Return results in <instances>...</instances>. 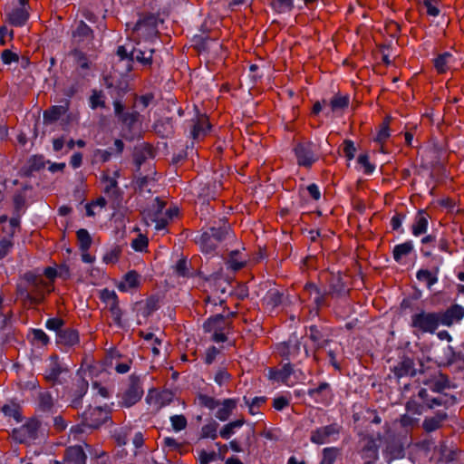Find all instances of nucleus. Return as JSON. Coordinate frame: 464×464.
Returning <instances> with one entry per match:
<instances>
[{"mask_svg": "<svg viewBox=\"0 0 464 464\" xmlns=\"http://www.w3.org/2000/svg\"><path fill=\"white\" fill-rule=\"evenodd\" d=\"M392 372L397 378L405 376L414 377L418 370L415 368L413 359L408 356H402L398 363L393 367Z\"/></svg>", "mask_w": 464, "mask_h": 464, "instance_id": "dca6fc26", "label": "nucleus"}, {"mask_svg": "<svg viewBox=\"0 0 464 464\" xmlns=\"http://www.w3.org/2000/svg\"><path fill=\"white\" fill-rule=\"evenodd\" d=\"M14 215L22 216L26 208V195L24 191H17L14 195Z\"/></svg>", "mask_w": 464, "mask_h": 464, "instance_id": "37998d69", "label": "nucleus"}, {"mask_svg": "<svg viewBox=\"0 0 464 464\" xmlns=\"http://www.w3.org/2000/svg\"><path fill=\"white\" fill-rule=\"evenodd\" d=\"M103 98H104V95H103L102 91L93 90L92 93L90 97L91 108L95 110L98 107H102V108L105 107V102L103 101Z\"/></svg>", "mask_w": 464, "mask_h": 464, "instance_id": "e2e57ef3", "label": "nucleus"}, {"mask_svg": "<svg viewBox=\"0 0 464 464\" xmlns=\"http://www.w3.org/2000/svg\"><path fill=\"white\" fill-rule=\"evenodd\" d=\"M238 250L231 251V253L229 254V258L227 261L228 267L231 268L233 271H238L242 269L246 265V261L238 260Z\"/></svg>", "mask_w": 464, "mask_h": 464, "instance_id": "13d9d810", "label": "nucleus"}, {"mask_svg": "<svg viewBox=\"0 0 464 464\" xmlns=\"http://www.w3.org/2000/svg\"><path fill=\"white\" fill-rule=\"evenodd\" d=\"M438 267L435 268L434 272L429 271L427 269H420L416 274V277L420 282H425L427 287L430 288L434 284L438 282Z\"/></svg>", "mask_w": 464, "mask_h": 464, "instance_id": "4c0bfd02", "label": "nucleus"}, {"mask_svg": "<svg viewBox=\"0 0 464 464\" xmlns=\"http://www.w3.org/2000/svg\"><path fill=\"white\" fill-rule=\"evenodd\" d=\"M218 427V423H217L216 421H212V422H210L208 424L204 425L202 427V429H201L200 438L201 439L210 438L212 440L217 439V437H218V433H217Z\"/></svg>", "mask_w": 464, "mask_h": 464, "instance_id": "5fc2aeb1", "label": "nucleus"}, {"mask_svg": "<svg viewBox=\"0 0 464 464\" xmlns=\"http://www.w3.org/2000/svg\"><path fill=\"white\" fill-rule=\"evenodd\" d=\"M245 423L244 419L237 420L226 424L220 430L221 438L227 440L235 433L237 428H240Z\"/></svg>", "mask_w": 464, "mask_h": 464, "instance_id": "09e8293b", "label": "nucleus"}, {"mask_svg": "<svg viewBox=\"0 0 464 464\" xmlns=\"http://www.w3.org/2000/svg\"><path fill=\"white\" fill-rule=\"evenodd\" d=\"M383 454L386 461L391 462L395 459L403 457L404 450L401 444L396 441H392L387 443Z\"/></svg>", "mask_w": 464, "mask_h": 464, "instance_id": "72a5a7b5", "label": "nucleus"}, {"mask_svg": "<svg viewBox=\"0 0 464 464\" xmlns=\"http://www.w3.org/2000/svg\"><path fill=\"white\" fill-rule=\"evenodd\" d=\"M153 53L154 49L152 48L141 49L140 47H133L130 51V63L136 61L145 67H150L152 64Z\"/></svg>", "mask_w": 464, "mask_h": 464, "instance_id": "6ab92c4d", "label": "nucleus"}, {"mask_svg": "<svg viewBox=\"0 0 464 464\" xmlns=\"http://www.w3.org/2000/svg\"><path fill=\"white\" fill-rule=\"evenodd\" d=\"M69 101L65 102L64 105H53L44 111V122L50 124L55 122L60 117L65 114L69 110Z\"/></svg>", "mask_w": 464, "mask_h": 464, "instance_id": "393cba45", "label": "nucleus"}, {"mask_svg": "<svg viewBox=\"0 0 464 464\" xmlns=\"http://www.w3.org/2000/svg\"><path fill=\"white\" fill-rule=\"evenodd\" d=\"M307 394L316 401L325 402L331 397L330 384L325 382H321L317 387L309 389Z\"/></svg>", "mask_w": 464, "mask_h": 464, "instance_id": "cd10ccee", "label": "nucleus"}, {"mask_svg": "<svg viewBox=\"0 0 464 464\" xmlns=\"http://www.w3.org/2000/svg\"><path fill=\"white\" fill-rule=\"evenodd\" d=\"M46 163H49V161H45L43 155H33L20 169V175L26 178L32 177L34 172L43 169Z\"/></svg>", "mask_w": 464, "mask_h": 464, "instance_id": "f3484780", "label": "nucleus"}, {"mask_svg": "<svg viewBox=\"0 0 464 464\" xmlns=\"http://www.w3.org/2000/svg\"><path fill=\"white\" fill-rule=\"evenodd\" d=\"M155 201L157 203V212L154 218H151V221L156 223V230H162L166 228L169 220L166 217L159 216V214L162 211L163 208L165 207V203L163 201H160L158 198L155 199Z\"/></svg>", "mask_w": 464, "mask_h": 464, "instance_id": "79ce46f5", "label": "nucleus"}, {"mask_svg": "<svg viewBox=\"0 0 464 464\" xmlns=\"http://www.w3.org/2000/svg\"><path fill=\"white\" fill-rule=\"evenodd\" d=\"M209 128L210 124L208 117L206 115H200L197 118L196 121L193 122L190 135L194 140L201 139L207 135Z\"/></svg>", "mask_w": 464, "mask_h": 464, "instance_id": "a878e982", "label": "nucleus"}, {"mask_svg": "<svg viewBox=\"0 0 464 464\" xmlns=\"http://www.w3.org/2000/svg\"><path fill=\"white\" fill-rule=\"evenodd\" d=\"M198 401L200 406L206 407L209 410H214L219 405V401L218 400L206 394H198Z\"/></svg>", "mask_w": 464, "mask_h": 464, "instance_id": "052dcab7", "label": "nucleus"}, {"mask_svg": "<svg viewBox=\"0 0 464 464\" xmlns=\"http://www.w3.org/2000/svg\"><path fill=\"white\" fill-rule=\"evenodd\" d=\"M80 342L79 333L72 328H63L56 336V343L59 345L72 347Z\"/></svg>", "mask_w": 464, "mask_h": 464, "instance_id": "412c9836", "label": "nucleus"}, {"mask_svg": "<svg viewBox=\"0 0 464 464\" xmlns=\"http://www.w3.org/2000/svg\"><path fill=\"white\" fill-rule=\"evenodd\" d=\"M28 19L29 13L25 7L15 8L7 14L8 22L16 27L24 25Z\"/></svg>", "mask_w": 464, "mask_h": 464, "instance_id": "c756f323", "label": "nucleus"}, {"mask_svg": "<svg viewBox=\"0 0 464 464\" xmlns=\"http://www.w3.org/2000/svg\"><path fill=\"white\" fill-rule=\"evenodd\" d=\"M349 96L335 95L330 101V107L333 112L343 111L349 105Z\"/></svg>", "mask_w": 464, "mask_h": 464, "instance_id": "de8ad7c7", "label": "nucleus"}, {"mask_svg": "<svg viewBox=\"0 0 464 464\" xmlns=\"http://www.w3.org/2000/svg\"><path fill=\"white\" fill-rule=\"evenodd\" d=\"M303 294L313 303L316 312L324 307L331 306V297L326 288L322 289L314 283H306L304 286Z\"/></svg>", "mask_w": 464, "mask_h": 464, "instance_id": "423d86ee", "label": "nucleus"}, {"mask_svg": "<svg viewBox=\"0 0 464 464\" xmlns=\"http://www.w3.org/2000/svg\"><path fill=\"white\" fill-rule=\"evenodd\" d=\"M140 285V275L135 271H129L124 275L122 280L118 284L120 291L127 292L130 289L136 288Z\"/></svg>", "mask_w": 464, "mask_h": 464, "instance_id": "2f4dec72", "label": "nucleus"}, {"mask_svg": "<svg viewBox=\"0 0 464 464\" xmlns=\"http://www.w3.org/2000/svg\"><path fill=\"white\" fill-rule=\"evenodd\" d=\"M413 250V245L411 241L394 246L392 254L395 261L400 262L402 256H408Z\"/></svg>", "mask_w": 464, "mask_h": 464, "instance_id": "49530a36", "label": "nucleus"}, {"mask_svg": "<svg viewBox=\"0 0 464 464\" xmlns=\"http://www.w3.org/2000/svg\"><path fill=\"white\" fill-rule=\"evenodd\" d=\"M42 429V423L37 419H30L24 425L14 429L12 437L20 443H27L36 440Z\"/></svg>", "mask_w": 464, "mask_h": 464, "instance_id": "39448f33", "label": "nucleus"}, {"mask_svg": "<svg viewBox=\"0 0 464 464\" xmlns=\"http://www.w3.org/2000/svg\"><path fill=\"white\" fill-rule=\"evenodd\" d=\"M153 129L157 134L162 137H168L172 133L171 119L167 118L155 121Z\"/></svg>", "mask_w": 464, "mask_h": 464, "instance_id": "a18cd8bd", "label": "nucleus"}, {"mask_svg": "<svg viewBox=\"0 0 464 464\" xmlns=\"http://www.w3.org/2000/svg\"><path fill=\"white\" fill-rule=\"evenodd\" d=\"M301 341L296 334H292L286 342L277 345V352L285 361L295 360L300 354Z\"/></svg>", "mask_w": 464, "mask_h": 464, "instance_id": "f8f14e48", "label": "nucleus"}, {"mask_svg": "<svg viewBox=\"0 0 464 464\" xmlns=\"http://www.w3.org/2000/svg\"><path fill=\"white\" fill-rule=\"evenodd\" d=\"M2 411L5 416L13 417L16 421H21L22 420L20 407L18 404H5L2 408Z\"/></svg>", "mask_w": 464, "mask_h": 464, "instance_id": "6e6d98bb", "label": "nucleus"}, {"mask_svg": "<svg viewBox=\"0 0 464 464\" xmlns=\"http://www.w3.org/2000/svg\"><path fill=\"white\" fill-rule=\"evenodd\" d=\"M444 397L445 399L442 397L431 398L430 402L428 403V408L433 409L435 406H447L449 403V400L451 401L450 404H453L456 401V398L453 395L448 398V395L444 394Z\"/></svg>", "mask_w": 464, "mask_h": 464, "instance_id": "69168bd1", "label": "nucleus"}, {"mask_svg": "<svg viewBox=\"0 0 464 464\" xmlns=\"http://www.w3.org/2000/svg\"><path fill=\"white\" fill-rule=\"evenodd\" d=\"M16 295L17 298H19L24 303V304L34 305L33 303V295L30 293L29 286L25 281L17 285Z\"/></svg>", "mask_w": 464, "mask_h": 464, "instance_id": "58836bf2", "label": "nucleus"}, {"mask_svg": "<svg viewBox=\"0 0 464 464\" xmlns=\"http://www.w3.org/2000/svg\"><path fill=\"white\" fill-rule=\"evenodd\" d=\"M440 458L446 461L450 462L456 459L458 451L449 448L445 443L440 446Z\"/></svg>", "mask_w": 464, "mask_h": 464, "instance_id": "bf43d9fd", "label": "nucleus"}, {"mask_svg": "<svg viewBox=\"0 0 464 464\" xmlns=\"http://www.w3.org/2000/svg\"><path fill=\"white\" fill-rule=\"evenodd\" d=\"M337 456L335 448H325L323 450V459L321 464H334Z\"/></svg>", "mask_w": 464, "mask_h": 464, "instance_id": "774afa93", "label": "nucleus"}, {"mask_svg": "<svg viewBox=\"0 0 464 464\" xmlns=\"http://www.w3.org/2000/svg\"><path fill=\"white\" fill-rule=\"evenodd\" d=\"M153 156L152 148L149 145H142L135 149L134 151V162L138 169L150 157Z\"/></svg>", "mask_w": 464, "mask_h": 464, "instance_id": "e433bc0d", "label": "nucleus"}, {"mask_svg": "<svg viewBox=\"0 0 464 464\" xmlns=\"http://www.w3.org/2000/svg\"><path fill=\"white\" fill-rule=\"evenodd\" d=\"M236 405L235 400L226 399L222 403V407L217 411L216 417L222 421L227 420L231 415L232 411L236 408Z\"/></svg>", "mask_w": 464, "mask_h": 464, "instance_id": "ea45409f", "label": "nucleus"}, {"mask_svg": "<svg viewBox=\"0 0 464 464\" xmlns=\"http://www.w3.org/2000/svg\"><path fill=\"white\" fill-rule=\"evenodd\" d=\"M293 372V365L290 363V361H287L281 369L270 370V378L281 381L282 382H286Z\"/></svg>", "mask_w": 464, "mask_h": 464, "instance_id": "c9c22d12", "label": "nucleus"}, {"mask_svg": "<svg viewBox=\"0 0 464 464\" xmlns=\"http://www.w3.org/2000/svg\"><path fill=\"white\" fill-rule=\"evenodd\" d=\"M143 395V390L140 386V377L131 374L130 376V385L121 396V405L131 407L138 402Z\"/></svg>", "mask_w": 464, "mask_h": 464, "instance_id": "0eeeda50", "label": "nucleus"}, {"mask_svg": "<svg viewBox=\"0 0 464 464\" xmlns=\"http://www.w3.org/2000/svg\"><path fill=\"white\" fill-rule=\"evenodd\" d=\"M430 216L424 210H419L414 223L412 224L411 230L412 234L416 237L426 233L428 228V219Z\"/></svg>", "mask_w": 464, "mask_h": 464, "instance_id": "7c9ffc66", "label": "nucleus"}, {"mask_svg": "<svg viewBox=\"0 0 464 464\" xmlns=\"http://www.w3.org/2000/svg\"><path fill=\"white\" fill-rule=\"evenodd\" d=\"M438 315L440 324L450 326L455 322H459L464 317V308L459 304H453L446 311L439 312Z\"/></svg>", "mask_w": 464, "mask_h": 464, "instance_id": "2eb2a0df", "label": "nucleus"}, {"mask_svg": "<svg viewBox=\"0 0 464 464\" xmlns=\"http://www.w3.org/2000/svg\"><path fill=\"white\" fill-rule=\"evenodd\" d=\"M340 430L341 427L336 423L320 427L311 432L310 440L318 445L329 443L332 439H336L340 433Z\"/></svg>", "mask_w": 464, "mask_h": 464, "instance_id": "ddd939ff", "label": "nucleus"}, {"mask_svg": "<svg viewBox=\"0 0 464 464\" xmlns=\"http://www.w3.org/2000/svg\"><path fill=\"white\" fill-rule=\"evenodd\" d=\"M92 30L90 26H88L83 21H81L73 33V36L79 37L80 41H83L85 39L92 40Z\"/></svg>", "mask_w": 464, "mask_h": 464, "instance_id": "3c124183", "label": "nucleus"}, {"mask_svg": "<svg viewBox=\"0 0 464 464\" xmlns=\"http://www.w3.org/2000/svg\"><path fill=\"white\" fill-rule=\"evenodd\" d=\"M231 235L230 225L225 219H219L214 221L195 241L203 253L213 254L218 245Z\"/></svg>", "mask_w": 464, "mask_h": 464, "instance_id": "f257e3e1", "label": "nucleus"}, {"mask_svg": "<svg viewBox=\"0 0 464 464\" xmlns=\"http://www.w3.org/2000/svg\"><path fill=\"white\" fill-rule=\"evenodd\" d=\"M172 429L175 431H180L186 429L188 420L184 415H173L170 417Z\"/></svg>", "mask_w": 464, "mask_h": 464, "instance_id": "0e129e2a", "label": "nucleus"}, {"mask_svg": "<svg viewBox=\"0 0 464 464\" xmlns=\"http://www.w3.org/2000/svg\"><path fill=\"white\" fill-rule=\"evenodd\" d=\"M314 148V145L311 141H303L295 145L294 151L298 165L310 168L317 160Z\"/></svg>", "mask_w": 464, "mask_h": 464, "instance_id": "6e6552de", "label": "nucleus"}, {"mask_svg": "<svg viewBox=\"0 0 464 464\" xmlns=\"http://www.w3.org/2000/svg\"><path fill=\"white\" fill-rule=\"evenodd\" d=\"M52 362L45 372V379L48 382H56L60 374L64 371L58 361L57 356H52Z\"/></svg>", "mask_w": 464, "mask_h": 464, "instance_id": "f704fd0d", "label": "nucleus"}, {"mask_svg": "<svg viewBox=\"0 0 464 464\" xmlns=\"http://www.w3.org/2000/svg\"><path fill=\"white\" fill-rule=\"evenodd\" d=\"M76 235H77V239L79 242L80 249L82 252L88 251L92 245V237H91L89 232L84 228H81L77 231Z\"/></svg>", "mask_w": 464, "mask_h": 464, "instance_id": "8fccbe9b", "label": "nucleus"}, {"mask_svg": "<svg viewBox=\"0 0 464 464\" xmlns=\"http://www.w3.org/2000/svg\"><path fill=\"white\" fill-rule=\"evenodd\" d=\"M234 313H230L227 316L223 314H216L208 318L203 324L205 332H220L227 331L230 328L231 322L228 321V316H234Z\"/></svg>", "mask_w": 464, "mask_h": 464, "instance_id": "4468645a", "label": "nucleus"}, {"mask_svg": "<svg viewBox=\"0 0 464 464\" xmlns=\"http://www.w3.org/2000/svg\"><path fill=\"white\" fill-rule=\"evenodd\" d=\"M63 457L66 464H86L87 456L80 445L68 447Z\"/></svg>", "mask_w": 464, "mask_h": 464, "instance_id": "aec40b11", "label": "nucleus"}, {"mask_svg": "<svg viewBox=\"0 0 464 464\" xmlns=\"http://www.w3.org/2000/svg\"><path fill=\"white\" fill-rule=\"evenodd\" d=\"M362 442L361 457L364 460L363 464L375 463L379 459L380 436L377 438L372 436L364 437Z\"/></svg>", "mask_w": 464, "mask_h": 464, "instance_id": "9b49d317", "label": "nucleus"}, {"mask_svg": "<svg viewBox=\"0 0 464 464\" xmlns=\"http://www.w3.org/2000/svg\"><path fill=\"white\" fill-rule=\"evenodd\" d=\"M307 334L309 339L314 343V353L324 348L331 342L324 334L323 329H320L317 325L309 326Z\"/></svg>", "mask_w": 464, "mask_h": 464, "instance_id": "b1692460", "label": "nucleus"}, {"mask_svg": "<svg viewBox=\"0 0 464 464\" xmlns=\"http://www.w3.org/2000/svg\"><path fill=\"white\" fill-rule=\"evenodd\" d=\"M444 358L442 361L443 365H451L458 361H462L464 354L461 352H455L451 346L443 348Z\"/></svg>", "mask_w": 464, "mask_h": 464, "instance_id": "c03bdc74", "label": "nucleus"}, {"mask_svg": "<svg viewBox=\"0 0 464 464\" xmlns=\"http://www.w3.org/2000/svg\"><path fill=\"white\" fill-rule=\"evenodd\" d=\"M451 56L449 53H444L442 54H440L437 58L434 60V67L436 68L437 72L439 73H443L447 71V63L448 59Z\"/></svg>", "mask_w": 464, "mask_h": 464, "instance_id": "680f3d73", "label": "nucleus"}, {"mask_svg": "<svg viewBox=\"0 0 464 464\" xmlns=\"http://www.w3.org/2000/svg\"><path fill=\"white\" fill-rule=\"evenodd\" d=\"M272 8L279 13H286L291 11L294 8V1L293 0H272L271 1Z\"/></svg>", "mask_w": 464, "mask_h": 464, "instance_id": "603ef678", "label": "nucleus"}, {"mask_svg": "<svg viewBox=\"0 0 464 464\" xmlns=\"http://www.w3.org/2000/svg\"><path fill=\"white\" fill-rule=\"evenodd\" d=\"M74 386V390L70 393V407L79 409L82 406V398L88 391L89 384L84 379H79Z\"/></svg>", "mask_w": 464, "mask_h": 464, "instance_id": "a211bd4d", "label": "nucleus"}, {"mask_svg": "<svg viewBox=\"0 0 464 464\" xmlns=\"http://www.w3.org/2000/svg\"><path fill=\"white\" fill-rule=\"evenodd\" d=\"M264 302L267 307H269L271 310H274L282 304L283 294L276 289H272L267 292L266 297L264 298Z\"/></svg>", "mask_w": 464, "mask_h": 464, "instance_id": "a19ab883", "label": "nucleus"}, {"mask_svg": "<svg viewBox=\"0 0 464 464\" xmlns=\"http://www.w3.org/2000/svg\"><path fill=\"white\" fill-rule=\"evenodd\" d=\"M104 180L107 183L104 188V193L111 197L117 198L119 196L117 180L114 178H110L108 176L104 178Z\"/></svg>", "mask_w": 464, "mask_h": 464, "instance_id": "4d7b16f0", "label": "nucleus"}, {"mask_svg": "<svg viewBox=\"0 0 464 464\" xmlns=\"http://www.w3.org/2000/svg\"><path fill=\"white\" fill-rule=\"evenodd\" d=\"M390 122H391V117L390 116H386L382 121V123L381 124V128L377 133V136L375 138V141L379 142V143H383L387 140V139L389 138L390 136V132H389V125H390Z\"/></svg>", "mask_w": 464, "mask_h": 464, "instance_id": "864d4df0", "label": "nucleus"}, {"mask_svg": "<svg viewBox=\"0 0 464 464\" xmlns=\"http://www.w3.org/2000/svg\"><path fill=\"white\" fill-rule=\"evenodd\" d=\"M160 23H162V20L158 14H142L135 24L134 31H143L148 37H154L159 34L158 25Z\"/></svg>", "mask_w": 464, "mask_h": 464, "instance_id": "1a4fd4ad", "label": "nucleus"}, {"mask_svg": "<svg viewBox=\"0 0 464 464\" xmlns=\"http://www.w3.org/2000/svg\"><path fill=\"white\" fill-rule=\"evenodd\" d=\"M440 325L438 313L421 310L411 315V326L421 333L433 334Z\"/></svg>", "mask_w": 464, "mask_h": 464, "instance_id": "20e7f679", "label": "nucleus"}, {"mask_svg": "<svg viewBox=\"0 0 464 464\" xmlns=\"http://www.w3.org/2000/svg\"><path fill=\"white\" fill-rule=\"evenodd\" d=\"M331 299L345 296L349 293V289L343 282L340 276H333L329 281L328 288H326Z\"/></svg>", "mask_w": 464, "mask_h": 464, "instance_id": "4be33fe9", "label": "nucleus"}, {"mask_svg": "<svg viewBox=\"0 0 464 464\" xmlns=\"http://www.w3.org/2000/svg\"><path fill=\"white\" fill-rule=\"evenodd\" d=\"M159 297L151 295L144 301H140L135 304V310L141 314L144 318L149 317L153 312L157 311L160 307Z\"/></svg>", "mask_w": 464, "mask_h": 464, "instance_id": "5701e85b", "label": "nucleus"}, {"mask_svg": "<svg viewBox=\"0 0 464 464\" xmlns=\"http://www.w3.org/2000/svg\"><path fill=\"white\" fill-rule=\"evenodd\" d=\"M245 403L249 408V413L254 415L256 413V409H258L261 405H263L266 401V397H255L251 401L245 396L244 397Z\"/></svg>", "mask_w": 464, "mask_h": 464, "instance_id": "338daca9", "label": "nucleus"}, {"mask_svg": "<svg viewBox=\"0 0 464 464\" xmlns=\"http://www.w3.org/2000/svg\"><path fill=\"white\" fill-rule=\"evenodd\" d=\"M448 414L444 411H438L435 416L426 418L422 422V428L426 432H432L440 429L442 422L446 420Z\"/></svg>", "mask_w": 464, "mask_h": 464, "instance_id": "c85d7f7f", "label": "nucleus"}, {"mask_svg": "<svg viewBox=\"0 0 464 464\" xmlns=\"http://www.w3.org/2000/svg\"><path fill=\"white\" fill-rule=\"evenodd\" d=\"M23 280L25 281L29 286L34 305L41 304L45 297V294L52 291L48 289L50 284L43 278L42 275H36L34 272H26L23 276Z\"/></svg>", "mask_w": 464, "mask_h": 464, "instance_id": "7ed1b4c3", "label": "nucleus"}, {"mask_svg": "<svg viewBox=\"0 0 464 464\" xmlns=\"http://www.w3.org/2000/svg\"><path fill=\"white\" fill-rule=\"evenodd\" d=\"M424 384L428 385L432 392L438 393H441L444 390L451 388L448 375L442 372H440L434 379L424 382Z\"/></svg>", "mask_w": 464, "mask_h": 464, "instance_id": "bb28decb", "label": "nucleus"}, {"mask_svg": "<svg viewBox=\"0 0 464 464\" xmlns=\"http://www.w3.org/2000/svg\"><path fill=\"white\" fill-rule=\"evenodd\" d=\"M38 409L44 412H50L54 407V399L49 391H40L37 394Z\"/></svg>", "mask_w": 464, "mask_h": 464, "instance_id": "473e14b6", "label": "nucleus"}, {"mask_svg": "<svg viewBox=\"0 0 464 464\" xmlns=\"http://www.w3.org/2000/svg\"><path fill=\"white\" fill-rule=\"evenodd\" d=\"M111 411L108 407H89L81 415L82 422L73 428L75 431H82V426L98 429L111 420Z\"/></svg>", "mask_w": 464, "mask_h": 464, "instance_id": "f03ea898", "label": "nucleus"}, {"mask_svg": "<svg viewBox=\"0 0 464 464\" xmlns=\"http://www.w3.org/2000/svg\"><path fill=\"white\" fill-rule=\"evenodd\" d=\"M100 297H101V300L102 302H104L107 304V306L109 307V310L111 314L114 324L119 327H122L123 326L122 321H121L122 311L120 308L119 299H118V296H117L115 291L109 290L108 288H105L101 291Z\"/></svg>", "mask_w": 464, "mask_h": 464, "instance_id": "9d476101", "label": "nucleus"}]
</instances>
